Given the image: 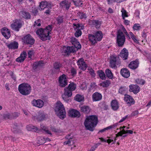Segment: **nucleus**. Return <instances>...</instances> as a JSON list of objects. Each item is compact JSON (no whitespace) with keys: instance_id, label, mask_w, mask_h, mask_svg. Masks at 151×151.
<instances>
[{"instance_id":"38","label":"nucleus","mask_w":151,"mask_h":151,"mask_svg":"<svg viewBox=\"0 0 151 151\" xmlns=\"http://www.w3.org/2000/svg\"><path fill=\"white\" fill-rule=\"evenodd\" d=\"M76 87V84L72 82L69 84L67 88L72 91L75 90Z\"/></svg>"},{"instance_id":"16","label":"nucleus","mask_w":151,"mask_h":151,"mask_svg":"<svg viewBox=\"0 0 151 151\" xmlns=\"http://www.w3.org/2000/svg\"><path fill=\"white\" fill-rule=\"evenodd\" d=\"M20 17L28 19L31 18V15L29 13L24 10L21 11L19 12Z\"/></svg>"},{"instance_id":"55","label":"nucleus","mask_w":151,"mask_h":151,"mask_svg":"<svg viewBox=\"0 0 151 151\" xmlns=\"http://www.w3.org/2000/svg\"><path fill=\"white\" fill-rule=\"evenodd\" d=\"M19 115V113L15 112L12 114V119H15L18 117Z\"/></svg>"},{"instance_id":"51","label":"nucleus","mask_w":151,"mask_h":151,"mask_svg":"<svg viewBox=\"0 0 151 151\" xmlns=\"http://www.w3.org/2000/svg\"><path fill=\"white\" fill-rule=\"evenodd\" d=\"M113 127L112 126H109L107 127L106 128H104V129H101V130H99V132L98 133H99L100 132H101V133L105 131L106 130H107L109 129L112 128Z\"/></svg>"},{"instance_id":"50","label":"nucleus","mask_w":151,"mask_h":151,"mask_svg":"<svg viewBox=\"0 0 151 151\" xmlns=\"http://www.w3.org/2000/svg\"><path fill=\"white\" fill-rule=\"evenodd\" d=\"M136 81L137 84L142 85H143L145 83V81L144 80L139 78L137 79Z\"/></svg>"},{"instance_id":"9","label":"nucleus","mask_w":151,"mask_h":151,"mask_svg":"<svg viewBox=\"0 0 151 151\" xmlns=\"http://www.w3.org/2000/svg\"><path fill=\"white\" fill-rule=\"evenodd\" d=\"M73 27L76 31L75 33V36L77 37L80 36L82 35V32L81 30L83 29H84V26L82 24L74 23Z\"/></svg>"},{"instance_id":"2","label":"nucleus","mask_w":151,"mask_h":151,"mask_svg":"<svg viewBox=\"0 0 151 151\" xmlns=\"http://www.w3.org/2000/svg\"><path fill=\"white\" fill-rule=\"evenodd\" d=\"M52 29V25H49L45 29L41 28L37 29L36 33L42 40L45 41L49 39V34Z\"/></svg>"},{"instance_id":"17","label":"nucleus","mask_w":151,"mask_h":151,"mask_svg":"<svg viewBox=\"0 0 151 151\" xmlns=\"http://www.w3.org/2000/svg\"><path fill=\"white\" fill-rule=\"evenodd\" d=\"M70 42L74 46H73L75 48V50L77 49V50H78L81 48V44L76 38L74 37L71 38Z\"/></svg>"},{"instance_id":"15","label":"nucleus","mask_w":151,"mask_h":151,"mask_svg":"<svg viewBox=\"0 0 151 151\" xmlns=\"http://www.w3.org/2000/svg\"><path fill=\"white\" fill-rule=\"evenodd\" d=\"M124 100L129 106L134 104L135 103L134 100L132 97L127 94L125 95Z\"/></svg>"},{"instance_id":"37","label":"nucleus","mask_w":151,"mask_h":151,"mask_svg":"<svg viewBox=\"0 0 151 151\" xmlns=\"http://www.w3.org/2000/svg\"><path fill=\"white\" fill-rule=\"evenodd\" d=\"M74 99L76 101L80 102L84 100V98L81 95L77 94L74 98Z\"/></svg>"},{"instance_id":"53","label":"nucleus","mask_w":151,"mask_h":151,"mask_svg":"<svg viewBox=\"0 0 151 151\" xmlns=\"http://www.w3.org/2000/svg\"><path fill=\"white\" fill-rule=\"evenodd\" d=\"M141 28L139 24H135L134 25L133 29L134 30H139Z\"/></svg>"},{"instance_id":"8","label":"nucleus","mask_w":151,"mask_h":151,"mask_svg":"<svg viewBox=\"0 0 151 151\" xmlns=\"http://www.w3.org/2000/svg\"><path fill=\"white\" fill-rule=\"evenodd\" d=\"M22 42L24 45H32L35 42V39L29 34H27L22 38Z\"/></svg>"},{"instance_id":"59","label":"nucleus","mask_w":151,"mask_h":151,"mask_svg":"<svg viewBox=\"0 0 151 151\" xmlns=\"http://www.w3.org/2000/svg\"><path fill=\"white\" fill-rule=\"evenodd\" d=\"M89 74L93 77H95L96 76V74L94 73V70L92 69L89 70Z\"/></svg>"},{"instance_id":"49","label":"nucleus","mask_w":151,"mask_h":151,"mask_svg":"<svg viewBox=\"0 0 151 151\" xmlns=\"http://www.w3.org/2000/svg\"><path fill=\"white\" fill-rule=\"evenodd\" d=\"M78 14L80 18L81 19H86L87 17V16L85 13L78 12Z\"/></svg>"},{"instance_id":"42","label":"nucleus","mask_w":151,"mask_h":151,"mask_svg":"<svg viewBox=\"0 0 151 151\" xmlns=\"http://www.w3.org/2000/svg\"><path fill=\"white\" fill-rule=\"evenodd\" d=\"M45 118V116L44 114L39 113L37 117V119L39 121H42Z\"/></svg>"},{"instance_id":"36","label":"nucleus","mask_w":151,"mask_h":151,"mask_svg":"<svg viewBox=\"0 0 151 151\" xmlns=\"http://www.w3.org/2000/svg\"><path fill=\"white\" fill-rule=\"evenodd\" d=\"M37 140V143L40 145L43 144L45 142V138L42 137H38Z\"/></svg>"},{"instance_id":"31","label":"nucleus","mask_w":151,"mask_h":151,"mask_svg":"<svg viewBox=\"0 0 151 151\" xmlns=\"http://www.w3.org/2000/svg\"><path fill=\"white\" fill-rule=\"evenodd\" d=\"M81 111L84 114H88L90 111V109L89 106L86 105H83L80 108Z\"/></svg>"},{"instance_id":"20","label":"nucleus","mask_w":151,"mask_h":151,"mask_svg":"<svg viewBox=\"0 0 151 151\" xmlns=\"http://www.w3.org/2000/svg\"><path fill=\"white\" fill-rule=\"evenodd\" d=\"M69 114L70 116L72 117H79L81 115L79 111L73 109L69 110Z\"/></svg>"},{"instance_id":"52","label":"nucleus","mask_w":151,"mask_h":151,"mask_svg":"<svg viewBox=\"0 0 151 151\" xmlns=\"http://www.w3.org/2000/svg\"><path fill=\"white\" fill-rule=\"evenodd\" d=\"M62 97L63 99L66 102H68L70 100V97H68L67 96L63 94Z\"/></svg>"},{"instance_id":"29","label":"nucleus","mask_w":151,"mask_h":151,"mask_svg":"<svg viewBox=\"0 0 151 151\" xmlns=\"http://www.w3.org/2000/svg\"><path fill=\"white\" fill-rule=\"evenodd\" d=\"M111 106L112 109L114 110H117L119 108L118 103L116 100H114L111 101Z\"/></svg>"},{"instance_id":"61","label":"nucleus","mask_w":151,"mask_h":151,"mask_svg":"<svg viewBox=\"0 0 151 151\" xmlns=\"http://www.w3.org/2000/svg\"><path fill=\"white\" fill-rule=\"evenodd\" d=\"M40 19H38L37 21H35V26H40L41 25L40 23Z\"/></svg>"},{"instance_id":"45","label":"nucleus","mask_w":151,"mask_h":151,"mask_svg":"<svg viewBox=\"0 0 151 151\" xmlns=\"http://www.w3.org/2000/svg\"><path fill=\"white\" fill-rule=\"evenodd\" d=\"M61 65L58 62H55L54 64V68L55 69L58 70V71L60 70V68L61 67Z\"/></svg>"},{"instance_id":"40","label":"nucleus","mask_w":151,"mask_h":151,"mask_svg":"<svg viewBox=\"0 0 151 151\" xmlns=\"http://www.w3.org/2000/svg\"><path fill=\"white\" fill-rule=\"evenodd\" d=\"M111 83L110 82L109 80H106L100 84V86L103 87H108Z\"/></svg>"},{"instance_id":"5","label":"nucleus","mask_w":151,"mask_h":151,"mask_svg":"<svg viewBox=\"0 0 151 151\" xmlns=\"http://www.w3.org/2000/svg\"><path fill=\"white\" fill-rule=\"evenodd\" d=\"M31 87L27 83H22L18 86V90L20 93L24 95H27L30 94Z\"/></svg>"},{"instance_id":"24","label":"nucleus","mask_w":151,"mask_h":151,"mask_svg":"<svg viewBox=\"0 0 151 151\" xmlns=\"http://www.w3.org/2000/svg\"><path fill=\"white\" fill-rule=\"evenodd\" d=\"M40 6L41 10H43L47 9V7H51V5L50 3H49L46 1H42L40 2Z\"/></svg>"},{"instance_id":"56","label":"nucleus","mask_w":151,"mask_h":151,"mask_svg":"<svg viewBox=\"0 0 151 151\" xmlns=\"http://www.w3.org/2000/svg\"><path fill=\"white\" fill-rule=\"evenodd\" d=\"M27 56V52H26L23 51L21 53L20 57L22 58H24V59L25 60Z\"/></svg>"},{"instance_id":"6","label":"nucleus","mask_w":151,"mask_h":151,"mask_svg":"<svg viewBox=\"0 0 151 151\" xmlns=\"http://www.w3.org/2000/svg\"><path fill=\"white\" fill-rule=\"evenodd\" d=\"M125 36L123 32L120 29L119 30L117 34V43L118 46L122 47L125 42Z\"/></svg>"},{"instance_id":"11","label":"nucleus","mask_w":151,"mask_h":151,"mask_svg":"<svg viewBox=\"0 0 151 151\" xmlns=\"http://www.w3.org/2000/svg\"><path fill=\"white\" fill-rule=\"evenodd\" d=\"M67 81L66 75L63 74L58 78L59 86L61 87H65L67 85Z\"/></svg>"},{"instance_id":"33","label":"nucleus","mask_w":151,"mask_h":151,"mask_svg":"<svg viewBox=\"0 0 151 151\" xmlns=\"http://www.w3.org/2000/svg\"><path fill=\"white\" fill-rule=\"evenodd\" d=\"M97 73L100 78L103 80H105L106 78L105 74L104 72L101 70L97 71Z\"/></svg>"},{"instance_id":"25","label":"nucleus","mask_w":151,"mask_h":151,"mask_svg":"<svg viewBox=\"0 0 151 151\" xmlns=\"http://www.w3.org/2000/svg\"><path fill=\"white\" fill-rule=\"evenodd\" d=\"M128 56V50L125 48H124L121 52L120 56L122 58L123 60L127 59Z\"/></svg>"},{"instance_id":"14","label":"nucleus","mask_w":151,"mask_h":151,"mask_svg":"<svg viewBox=\"0 0 151 151\" xmlns=\"http://www.w3.org/2000/svg\"><path fill=\"white\" fill-rule=\"evenodd\" d=\"M77 65L78 68L83 70H85L87 67V65L82 58H80L77 62Z\"/></svg>"},{"instance_id":"62","label":"nucleus","mask_w":151,"mask_h":151,"mask_svg":"<svg viewBox=\"0 0 151 151\" xmlns=\"http://www.w3.org/2000/svg\"><path fill=\"white\" fill-rule=\"evenodd\" d=\"M71 74L73 76H75L76 74V70L74 68H72L71 70Z\"/></svg>"},{"instance_id":"1","label":"nucleus","mask_w":151,"mask_h":151,"mask_svg":"<svg viewBox=\"0 0 151 151\" xmlns=\"http://www.w3.org/2000/svg\"><path fill=\"white\" fill-rule=\"evenodd\" d=\"M98 122L97 117L95 115H92L86 119L84 124L87 129L93 131L94 130L93 128L96 126Z\"/></svg>"},{"instance_id":"43","label":"nucleus","mask_w":151,"mask_h":151,"mask_svg":"<svg viewBox=\"0 0 151 151\" xmlns=\"http://www.w3.org/2000/svg\"><path fill=\"white\" fill-rule=\"evenodd\" d=\"M107 138H108V139L107 140H106L104 139L103 138H99V139L101 140V141L104 142H107L109 144L111 142H112L114 141V140L113 139H111L110 137H107Z\"/></svg>"},{"instance_id":"7","label":"nucleus","mask_w":151,"mask_h":151,"mask_svg":"<svg viewBox=\"0 0 151 151\" xmlns=\"http://www.w3.org/2000/svg\"><path fill=\"white\" fill-rule=\"evenodd\" d=\"M110 67L116 69L117 68V65L120 66L121 62L119 58L115 55H112L111 56L110 60Z\"/></svg>"},{"instance_id":"39","label":"nucleus","mask_w":151,"mask_h":151,"mask_svg":"<svg viewBox=\"0 0 151 151\" xmlns=\"http://www.w3.org/2000/svg\"><path fill=\"white\" fill-rule=\"evenodd\" d=\"M91 22L92 25L96 28H98L100 27L101 23L98 20H93L91 21Z\"/></svg>"},{"instance_id":"60","label":"nucleus","mask_w":151,"mask_h":151,"mask_svg":"<svg viewBox=\"0 0 151 151\" xmlns=\"http://www.w3.org/2000/svg\"><path fill=\"white\" fill-rule=\"evenodd\" d=\"M139 114V111L138 110L135 111H133L131 114L130 116L131 117L134 116L136 115H137Z\"/></svg>"},{"instance_id":"4","label":"nucleus","mask_w":151,"mask_h":151,"mask_svg":"<svg viewBox=\"0 0 151 151\" xmlns=\"http://www.w3.org/2000/svg\"><path fill=\"white\" fill-rule=\"evenodd\" d=\"M103 35L101 31H99L96 32L93 34L88 35L89 40L93 44L97 43V41H100L102 39Z\"/></svg>"},{"instance_id":"19","label":"nucleus","mask_w":151,"mask_h":151,"mask_svg":"<svg viewBox=\"0 0 151 151\" xmlns=\"http://www.w3.org/2000/svg\"><path fill=\"white\" fill-rule=\"evenodd\" d=\"M139 62L137 60L131 61L128 65V67L132 70H135L138 67Z\"/></svg>"},{"instance_id":"34","label":"nucleus","mask_w":151,"mask_h":151,"mask_svg":"<svg viewBox=\"0 0 151 151\" xmlns=\"http://www.w3.org/2000/svg\"><path fill=\"white\" fill-rule=\"evenodd\" d=\"M106 76L110 79H112L113 77V74L111 70L109 69H106L105 70Z\"/></svg>"},{"instance_id":"48","label":"nucleus","mask_w":151,"mask_h":151,"mask_svg":"<svg viewBox=\"0 0 151 151\" xmlns=\"http://www.w3.org/2000/svg\"><path fill=\"white\" fill-rule=\"evenodd\" d=\"M67 141H66L64 142L63 144L64 145H70L71 144V142H72L73 144L74 143V141L72 139H68Z\"/></svg>"},{"instance_id":"63","label":"nucleus","mask_w":151,"mask_h":151,"mask_svg":"<svg viewBox=\"0 0 151 151\" xmlns=\"http://www.w3.org/2000/svg\"><path fill=\"white\" fill-rule=\"evenodd\" d=\"M96 83L95 82L91 83L90 85V87L91 88L93 89L95 88L96 86Z\"/></svg>"},{"instance_id":"44","label":"nucleus","mask_w":151,"mask_h":151,"mask_svg":"<svg viewBox=\"0 0 151 151\" xmlns=\"http://www.w3.org/2000/svg\"><path fill=\"white\" fill-rule=\"evenodd\" d=\"M127 90V88L125 86H121L119 90V93L121 94H124L125 93L126 91Z\"/></svg>"},{"instance_id":"32","label":"nucleus","mask_w":151,"mask_h":151,"mask_svg":"<svg viewBox=\"0 0 151 151\" xmlns=\"http://www.w3.org/2000/svg\"><path fill=\"white\" fill-rule=\"evenodd\" d=\"M67 96L68 97H71L72 95V91L67 87L64 88V93L63 94Z\"/></svg>"},{"instance_id":"30","label":"nucleus","mask_w":151,"mask_h":151,"mask_svg":"<svg viewBox=\"0 0 151 151\" xmlns=\"http://www.w3.org/2000/svg\"><path fill=\"white\" fill-rule=\"evenodd\" d=\"M27 129L29 131H32L34 132H38L40 129L30 124L27 125L26 127Z\"/></svg>"},{"instance_id":"26","label":"nucleus","mask_w":151,"mask_h":151,"mask_svg":"<svg viewBox=\"0 0 151 151\" xmlns=\"http://www.w3.org/2000/svg\"><path fill=\"white\" fill-rule=\"evenodd\" d=\"M120 73L122 76L125 78H128L130 76V72L127 68L122 69L121 70Z\"/></svg>"},{"instance_id":"12","label":"nucleus","mask_w":151,"mask_h":151,"mask_svg":"<svg viewBox=\"0 0 151 151\" xmlns=\"http://www.w3.org/2000/svg\"><path fill=\"white\" fill-rule=\"evenodd\" d=\"M75 51H76V50L73 46L67 47L64 46L63 52L64 53L65 55H68L70 53H73Z\"/></svg>"},{"instance_id":"46","label":"nucleus","mask_w":151,"mask_h":151,"mask_svg":"<svg viewBox=\"0 0 151 151\" xmlns=\"http://www.w3.org/2000/svg\"><path fill=\"white\" fill-rule=\"evenodd\" d=\"M122 12V16L123 19H125V17H128L127 13L126 11L125 10L124 8H122L121 10Z\"/></svg>"},{"instance_id":"18","label":"nucleus","mask_w":151,"mask_h":151,"mask_svg":"<svg viewBox=\"0 0 151 151\" xmlns=\"http://www.w3.org/2000/svg\"><path fill=\"white\" fill-rule=\"evenodd\" d=\"M129 91L133 92L134 94L137 93L140 90V87L137 85H130L129 86Z\"/></svg>"},{"instance_id":"27","label":"nucleus","mask_w":151,"mask_h":151,"mask_svg":"<svg viewBox=\"0 0 151 151\" xmlns=\"http://www.w3.org/2000/svg\"><path fill=\"white\" fill-rule=\"evenodd\" d=\"M7 47L10 49L15 50L18 47V43L15 41H13L7 45Z\"/></svg>"},{"instance_id":"57","label":"nucleus","mask_w":151,"mask_h":151,"mask_svg":"<svg viewBox=\"0 0 151 151\" xmlns=\"http://www.w3.org/2000/svg\"><path fill=\"white\" fill-rule=\"evenodd\" d=\"M51 7H47L46 9H44L45 10L44 13L47 15H50L51 12Z\"/></svg>"},{"instance_id":"3","label":"nucleus","mask_w":151,"mask_h":151,"mask_svg":"<svg viewBox=\"0 0 151 151\" xmlns=\"http://www.w3.org/2000/svg\"><path fill=\"white\" fill-rule=\"evenodd\" d=\"M56 114L59 118L63 119L66 117V111L63 104L60 101L57 102L55 109Z\"/></svg>"},{"instance_id":"58","label":"nucleus","mask_w":151,"mask_h":151,"mask_svg":"<svg viewBox=\"0 0 151 151\" xmlns=\"http://www.w3.org/2000/svg\"><path fill=\"white\" fill-rule=\"evenodd\" d=\"M24 60V58H22L21 57H19L16 58V61L18 62L19 63H22L23 62Z\"/></svg>"},{"instance_id":"21","label":"nucleus","mask_w":151,"mask_h":151,"mask_svg":"<svg viewBox=\"0 0 151 151\" xmlns=\"http://www.w3.org/2000/svg\"><path fill=\"white\" fill-rule=\"evenodd\" d=\"M60 6L62 8H65L66 10H68L70 6L71 3L66 0H63L60 3Z\"/></svg>"},{"instance_id":"64","label":"nucleus","mask_w":151,"mask_h":151,"mask_svg":"<svg viewBox=\"0 0 151 151\" xmlns=\"http://www.w3.org/2000/svg\"><path fill=\"white\" fill-rule=\"evenodd\" d=\"M131 38L135 43H137L139 42L136 39L135 36L134 35Z\"/></svg>"},{"instance_id":"22","label":"nucleus","mask_w":151,"mask_h":151,"mask_svg":"<svg viewBox=\"0 0 151 151\" xmlns=\"http://www.w3.org/2000/svg\"><path fill=\"white\" fill-rule=\"evenodd\" d=\"M92 98L93 101H98L102 99V95L101 93L96 92L93 94Z\"/></svg>"},{"instance_id":"47","label":"nucleus","mask_w":151,"mask_h":151,"mask_svg":"<svg viewBox=\"0 0 151 151\" xmlns=\"http://www.w3.org/2000/svg\"><path fill=\"white\" fill-rule=\"evenodd\" d=\"M63 17L62 16H58L56 19L57 22V24H60L63 22Z\"/></svg>"},{"instance_id":"28","label":"nucleus","mask_w":151,"mask_h":151,"mask_svg":"<svg viewBox=\"0 0 151 151\" xmlns=\"http://www.w3.org/2000/svg\"><path fill=\"white\" fill-rule=\"evenodd\" d=\"M44 65L43 61L42 60L39 61L34 63L33 65V68L34 70H36L38 68L42 67Z\"/></svg>"},{"instance_id":"13","label":"nucleus","mask_w":151,"mask_h":151,"mask_svg":"<svg viewBox=\"0 0 151 151\" xmlns=\"http://www.w3.org/2000/svg\"><path fill=\"white\" fill-rule=\"evenodd\" d=\"M32 104L33 106L39 108H42L44 105L43 101L39 99L37 100L35 99H33L32 102Z\"/></svg>"},{"instance_id":"35","label":"nucleus","mask_w":151,"mask_h":151,"mask_svg":"<svg viewBox=\"0 0 151 151\" xmlns=\"http://www.w3.org/2000/svg\"><path fill=\"white\" fill-rule=\"evenodd\" d=\"M74 5L77 6H82L83 0H72Z\"/></svg>"},{"instance_id":"41","label":"nucleus","mask_w":151,"mask_h":151,"mask_svg":"<svg viewBox=\"0 0 151 151\" xmlns=\"http://www.w3.org/2000/svg\"><path fill=\"white\" fill-rule=\"evenodd\" d=\"M2 119L7 120L8 119H12V115L9 113L4 114L3 116H2Z\"/></svg>"},{"instance_id":"10","label":"nucleus","mask_w":151,"mask_h":151,"mask_svg":"<svg viewBox=\"0 0 151 151\" xmlns=\"http://www.w3.org/2000/svg\"><path fill=\"white\" fill-rule=\"evenodd\" d=\"M14 23L11 24L12 29L15 31H18L19 29L22 27V23L20 20L16 19L14 21Z\"/></svg>"},{"instance_id":"54","label":"nucleus","mask_w":151,"mask_h":151,"mask_svg":"<svg viewBox=\"0 0 151 151\" xmlns=\"http://www.w3.org/2000/svg\"><path fill=\"white\" fill-rule=\"evenodd\" d=\"M28 58L31 59L32 56L34 55V52L33 50H29L27 51Z\"/></svg>"},{"instance_id":"23","label":"nucleus","mask_w":151,"mask_h":151,"mask_svg":"<svg viewBox=\"0 0 151 151\" xmlns=\"http://www.w3.org/2000/svg\"><path fill=\"white\" fill-rule=\"evenodd\" d=\"M2 35L6 39H8L10 37V33L9 30L7 28L4 27L1 30Z\"/></svg>"}]
</instances>
